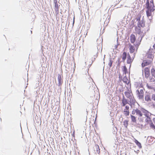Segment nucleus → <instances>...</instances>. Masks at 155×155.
I'll return each instance as SVG.
<instances>
[{
  "instance_id": "obj_1",
  "label": "nucleus",
  "mask_w": 155,
  "mask_h": 155,
  "mask_svg": "<svg viewBox=\"0 0 155 155\" xmlns=\"http://www.w3.org/2000/svg\"><path fill=\"white\" fill-rule=\"evenodd\" d=\"M128 98H129V99L125 98V97H123L121 100L122 103H120L121 107L125 106H126L127 104H128L130 106L131 108H133V107H134L136 103L139 105L138 104L135 100L134 97Z\"/></svg>"
},
{
  "instance_id": "obj_2",
  "label": "nucleus",
  "mask_w": 155,
  "mask_h": 155,
  "mask_svg": "<svg viewBox=\"0 0 155 155\" xmlns=\"http://www.w3.org/2000/svg\"><path fill=\"white\" fill-rule=\"evenodd\" d=\"M141 110L142 112L144 113L145 117H146L145 120V121L147 123V124H149V123H150L152 122L151 118L149 116V114H150V116L152 114L148 111L143 107H141Z\"/></svg>"
},
{
  "instance_id": "obj_3",
  "label": "nucleus",
  "mask_w": 155,
  "mask_h": 155,
  "mask_svg": "<svg viewBox=\"0 0 155 155\" xmlns=\"http://www.w3.org/2000/svg\"><path fill=\"white\" fill-rule=\"evenodd\" d=\"M139 29L138 31H137V34L139 35H140V36L141 37V38L140 41L139 42H137V41L136 42V44L134 45L135 47L136 48H138L140 44V42H141V40L143 38V37L144 36V35H142V33H143V31H141V27L139 28Z\"/></svg>"
},
{
  "instance_id": "obj_4",
  "label": "nucleus",
  "mask_w": 155,
  "mask_h": 155,
  "mask_svg": "<svg viewBox=\"0 0 155 155\" xmlns=\"http://www.w3.org/2000/svg\"><path fill=\"white\" fill-rule=\"evenodd\" d=\"M140 16H139L136 18L138 21L137 26L139 28L143 27L145 26V22L143 21H140Z\"/></svg>"
},
{
  "instance_id": "obj_5",
  "label": "nucleus",
  "mask_w": 155,
  "mask_h": 155,
  "mask_svg": "<svg viewBox=\"0 0 155 155\" xmlns=\"http://www.w3.org/2000/svg\"><path fill=\"white\" fill-rule=\"evenodd\" d=\"M146 8L147 10L154 11L155 10V6L152 7L153 5L150 4L149 0H147L146 3Z\"/></svg>"
},
{
  "instance_id": "obj_6",
  "label": "nucleus",
  "mask_w": 155,
  "mask_h": 155,
  "mask_svg": "<svg viewBox=\"0 0 155 155\" xmlns=\"http://www.w3.org/2000/svg\"><path fill=\"white\" fill-rule=\"evenodd\" d=\"M122 80L123 82L126 84L128 86H130V87L131 84L130 83V79L129 80H128L126 75H125V76L124 77L123 79H122Z\"/></svg>"
},
{
  "instance_id": "obj_7",
  "label": "nucleus",
  "mask_w": 155,
  "mask_h": 155,
  "mask_svg": "<svg viewBox=\"0 0 155 155\" xmlns=\"http://www.w3.org/2000/svg\"><path fill=\"white\" fill-rule=\"evenodd\" d=\"M62 77H61L60 74H58V85L59 87V88L61 89V86L62 85L63 83V80L62 79Z\"/></svg>"
},
{
  "instance_id": "obj_8",
  "label": "nucleus",
  "mask_w": 155,
  "mask_h": 155,
  "mask_svg": "<svg viewBox=\"0 0 155 155\" xmlns=\"http://www.w3.org/2000/svg\"><path fill=\"white\" fill-rule=\"evenodd\" d=\"M100 98L98 97H98H96L95 99V98L94 99H93L92 101H89V102H88V103H89L90 104H92L93 106L94 105H96L97 104V105L99 103Z\"/></svg>"
},
{
  "instance_id": "obj_9",
  "label": "nucleus",
  "mask_w": 155,
  "mask_h": 155,
  "mask_svg": "<svg viewBox=\"0 0 155 155\" xmlns=\"http://www.w3.org/2000/svg\"><path fill=\"white\" fill-rule=\"evenodd\" d=\"M152 61V60H143L142 63V67H144L150 64Z\"/></svg>"
},
{
  "instance_id": "obj_10",
  "label": "nucleus",
  "mask_w": 155,
  "mask_h": 155,
  "mask_svg": "<svg viewBox=\"0 0 155 155\" xmlns=\"http://www.w3.org/2000/svg\"><path fill=\"white\" fill-rule=\"evenodd\" d=\"M129 107L128 106L126 105L125 106V108L124 109V115L126 116H127L129 115Z\"/></svg>"
},
{
  "instance_id": "obj_11",
  "label": "nucleus",
  "mask_w": 155,
  "mask_h": 155,
  "mask_svg": "<svg viewBox=\"0 0 155 155\" xmlns=\"http://www.w3.org/2000/svg\"><path fill=\"white\" fill-rule=\"evenodd\" d=\"M150 70L149 69L147 68L146 67L144 69V72L145 77L148 78L150 75Z\"/></svg>"
},
{
  "instance_id": "obj_12",
  "label": "nucleus",
  "mask_w": 155,
  "mask_h": 155,
  "mask_svg": "<svg viewBox=\"0 0 155 155\" xmlns=\"http://www.w3.org/2000/svg\"><path fill=\"white\" fill-rule=\"evenodd\" d=\"M136 92L138 94V97H143V90L140 89V91L137 90Z\"/></svg>"
},
{
  "instance_id": "obj_13",
  "label": "nucleus",
  "mask_w": 155,
  "mask_h": 155,
  "mask_svg": "<svg viewBox=\"0 0 155 155\" xmlns=\"http://www.w3.org/2000/svg\"><path fill=\"white\" fill-rule=\"evenodd\" d=\"M130 41L132 43H134L136 41L135 36L133 34H131L130 36Z\"/></svg>"
},
{
  "instance_id": "obj_14",
  "label": "nucleus",
  "mask_w": 155,
  "mask_h": 155,
  "mask_svg": "<svg viewBox=\"0 0 155 155\" xmlns=\"http://www.w3.org/2000/svg\"><path fill=\"white\" fill-rule=\"evenodd\" d=\"M133 60H132L131 58L128 53L127 54V63L128 64H130L132 62Z\"/></svg>"
},
{
  "instance_id": "obj_15",
  "label": "nucleus",
  "mask_w": 155,
  "mask_h": 155,
  "mask_svg": "<svg viewBox=\"0 0 155 155\" xmlns=\"http://www.w3.org/2000/svg\"><path fill=\"white\" fill-rule=\"evenodd\" d=\"M134 142L140 149L142 148V146L141 143L137 140L134 139Z\"/></svg>"
},
{
  "instance_id": "obj_16",
  "label": "nucleus",
  "mask_w": 155,
  "mask_h": 155,
  "mask_svg": "<svg viewBox=\"0 0 155 155\" xmlns=\"http://www.w3.org/2000/svg\"><path fill=\"white\" fill-rule=\"evenodd\" d=\"M127 56V54L126 52L124 51L123 54V55L122 57V61H123L124 62L125 61V60Z\"/></svg>"
},
{
  "instance_id": "obj_17",
  "label": "nucleus",
  "mask_w": 155,
  "mask_h": 155,
  "mask_svg": "<svg viewBox=\"0 0 155 155\" xmlns=\"http://www.w3.org/2000/svg\"><path fill=\"white\" fill-rule=\"evenodd\" d=\"M129 49L130 50V52L131 53H133L135 50V48L134 46L131 45L130 44H129Z\"/></svg>"
},
{
  "instance_id": "obj_18",
  "label": "nucleus",
  "mask_w": 155,
  "mask_h": 155,
  "mask_svg": "<svg viewBox=\"0 0 155 155\" xmlns=\"http://www.w3.org/2000/svg\"><path fill=\"white\" fill-rule=\"evenodd\" d=\"M136 115L139 116L140 117H141L143 115L141 111H142L136 108Z\"/></svg>"
},
{
  "instance_id": "obj_19",
  "label": "nucleus",
  "mask_w": 155,
  "mask_h": 155,
  "mask_svg": "<svg viewBox=\"0 0 155 155\" xmlns=\"http://www.w3.org/2000/svg\"><path fill=\"white\" fill-rule=\"evenodd\" d=\"M130 116L131 118V121L135 123L136 124H137V120L136 117L134 116L133 115L131 114H130Z\"/></svg>"
},
{
  "instance_id": "obj_20",
  "label": "nucleus",
  "mask_w": 155,
  "mask_h": 155,
  "mask_svg": "<svg viewBox=\"0 0 155 155\" xmlns=\"http://www.w3.org/2000/svg\"><path fill=\"white\" fill-rule=\"evenodd\" d=\"M122 71L124 73V74H126V73H127L128 71L127 68L125 66H124L123 67V68H122Z\"/></svg>"
},
{
  "instance_id": "obj_21",
  "label": "nucleus",
  "mask_w": 155,
  "mask_h": 155,
  "mask_svg": "<svg viewBox=\"0 0 155 155\" xmlns=\"http://www.w3.org/2000/svg\"><path fill=\"white\" fill-rule=\"evenodd\" d=\"M95 148L96 149V151H95V153H97L98 154H99L100 152V149H99V146L97 145H95Z\"/></svg>"
},
{
  "instance_id": "obj_22",
  "label": "nucleus",
  "mask_w": 155,
  "mask_h": 155,
  "mask_svg": "<svg viewBox=\"0 0 155 155\" xmlns=\"http://www.w3.org/2000/svg\"><path fill=\"white\" fill-rule=\"evenodd\" d=\"M128 120H125L123 122V125L125 128H127L128 125Z\"/></svg>"
},
{
  "instance_id": "obj_23",
  "label": "nucleus",
  "mask_w": 155,
  "mask_h": 155,
  "mask_svg": "<svg viewBox=\"0 0 155 155\" xmlns=\"http://www.w3.org/2000/svg\"><path fill=\"white\" fill-rule=\"evenodd\" d=\"M147 58H149L152 59L151 60L152 61L153 58H154V56L151 53H147Z\"/></svg>"
},
{
  "instance_id": "obj_24",
  "label": "nucleus",
  "mask_w": 155,
  "mask_h": 155,
  "mask_svg": "<svg viewBox=\"0 0 155 155\" xmlns=\"http://www.w3.org/2000/svg\"><path fill=\"white\" fill-rule=\"evenodd\" d=\"M94 92V97H98V96L100 97V95L99 92L97 91H95Z\"/></svg>"
},
{
  "instance_id": "obj_25",
  "label": "nucleus",
  "mask_w": 155,
  "mask_h": 155,
  "mask_svg": "<svg viewBox=\"0 0 155 155\" xmlns=\"http://www.w3.org/2000/svg\"><path fill=\"white\" fill-rule=\"evenodd\" d=\"M153 11H151V10H147L146 11V13L148 17L151 16V12Z\"/></svg>"
},
{
  "instance_id": "obj_26",
  "label": "nucleus",
  "mask_w": 155,
  "mask_h": 155,
  "mask_svg": "<svg viewBox=\"0 0 155 155\" xmlns=\"http://www.w3.org/2000/svg\"><path fill=\"white\" fill-rule=\"evenodd\" d=\"M124 94L126 97H131L130 93L127 91H125Z\"/></svg>"
},
{
  "instance_id": "obj_27",
  "label": "nucleus",
  "mask_w": 155,
  "mask_h": 155,
  "mask_svg": "<svg viewBox=\"0 0 155 155\" xmlns=\"http://www.w3.org/2000/svg\"><path fill=\"white\" fill-rule=\"evenodd\" d=\"M151 72L152 75L153 76H155V69L153 68H152L151 70Z\"/></svg>"
},
{
  "instance_id": "obj_28",
  "label": "nucleus",
  "mask_w": 155,
  "mask_h": 155,
  "mask_svg": "<svg viewBox=\"0 0 155 155\" xmlns=\"http://www.w3.org/2000/svg\"><path fill=\"white\" fill-rule=\"evenodd\" d=\"M65 98V103H68L69 102V98H70V101H71V97H64Z\"/></svg>"
},
{
  "instance_id": "obj_29",
  "label": "nucleus",
  "mask_w": 155,
  "mask_h": 155,
  "mask_svg": "<svg viewBox=\"0 0 155 155\" xmlns=\"http://www.w3.org/2000/svg\"><path fill=\"white\" fill-rule=\"evenodd\" d=\"M149 124L150 125V127L153 129L155 130V126L153 124V122H152L150 123H149Z\"/></svg>"
},
{
  "instance_id": "obj_30",
  "label": "nucleus",
  "mask_w": 155,
  "mask_h": 155,
  "mask_svg": "<svg viewBox=\"0 0 155 155\" xmlns=\"http://www.w3.org/2000/svg\"><path fill=\"white\" fill-rule=\"evenodd\" d=\"M113 62V61L112 60L111 58H110L109 63H108V65L109 66L110 68L112 67Z\"/></svg>"
},
{
  "instance_id": "obj_31",
  "label": "nucleus",
  "mask_w": 155,
  "mask_h": 155,
  "mask_svg": "<svg viewBox=\"0 0 155 155\" xmlns=\"http://www.w3.org/2000/svg\"><path fill=\"white\" fill-rule=\"evenodd\" d=\"M121 58V57H120V58H118V60L117 61L118 62V64H117V66H119L120 65V64L122 62V61H120V60Z\"/></svg>"
},
{
  "instance_id": "obj_32",
  "label": "nucleus",
  "mask_w": 155,
  "mask_h": 155,
  "mask_svg": "<svg viewBox=\"0 0 155 155\" xmlns=\"http://www.w3.org/2000/svg\"><path fill=\"white\" fill-rule=\"evenodd\" d=\"M45 100H46L45 105L48 104L50 100L49 97H45Z\"/></svg>"
},
{
  "instance_id": "obj_33",
  "label": "nucleus",
  "mask_w": 155,
  "mask_h": 155,
  "mask_svg": "<svg viewBox=\"0 0 155 155\" xmlns=\"http://www.w3.org/2000/svg\"><path fill=\"white\" fill-rule=\"evenodd\" d=\"M145 100L147 102L151 101V100L152 97H144Z\"/></svg>"
},
{
  "instance_id": "obj_34",
  "label": "nucleus",
  "mask_w": 155,
  "mask_h": 155,
  "mask_svg": "<svg viewBox=\"0 0 155 155\" xmlns=\"http://www.w3.org/2000/svg\"><path fill=\"white\" fill-rule=\"evenodd\" d=\"M54 9L56 12V15L59 13V8H54Z\"/></svg>"
},
{
  "instance_id": "obj_35",
  "label": "nucleus",
  "mask_w": 155,
  "mask_h": 155,
  "mask_svg": "<svg viewBox=\"0 0 155 155\" xmlns=\"http://www.w3.org/2000/svg\"><path fill=\"white\" fill-rule=\"evenodd\" d=\"M145 117H143L142 118H139V117L138 118V119L140 121V122H143V118Z\"/></svg>"
},
{
  "instance_id": "obj_36",
  "label": "nucleus",
  "mask_w": 155,
  "mask_h": 155,
  "mask_svg": "<svg viewBox=\"0 0 155 155\" xmlns=\"http://www.w3.org/2000/svg\"><path fill=\"white\" fill-rule=\"evenodd\" d=\"M136 109H134L133 110V111L132 112V114L133 115H134L135 113H136Z\"/></svg>"
},
{
  "instance_id": "obj_37",
  "label": "nucleus",
  "mask_w": 155,
  "mask_h": 155,
  "mask_svg": "<svg viewBox=\"0 0 155 155\" xmlns=\"http://www.w3.org/2000/svg\"><path fill=\"white\" fill-rule=\"evenodd\" d=\"M60 5H58V3L54 4V8H59Z\"/></svg>"
},
{
  "instance_id": "obj_38",
  "label": "nucleus",
  "mask_w": 155,
  "mask_h": 155,
  "mask_svg": "<svg viewBox=\"0 0 155 155\" xmlns=\"http://www.w3.org/2000/svg\"><path fill=\"white\" fill-rule=\"evenodd\" d=\"M139 125H140V124H137V127H140L141 128H142L143 127V125L142 124H141V125H140V127H139Z\"/></svg>"
},
{
  "instance_id": "obj_39",
  "label": "nucleus",
  "mask_w": 155,
  "mask_h": 155,
  "mask_svg": "<svg viewBox=\"0 0 155 155\" xmlns=\"http://www.w3.org/2000/svg\"><path fill=\"white\" fill-rule=\"evenodd\" d=\"M147 88L149 89H151L152 88V87L151 86L147 84Z\"/></svg>"
},
{
  "instance_id": "obj_40",
  "label": "nucleus",
  "mask_w": 155,
  "mask_h": 155,
  "mask_svg": "<svg viewBox=\"0 0 155 155\" xmlns=\"http://www.w3.org/2000/svg\"><path fill=\"white\" fill-rule=\"evenodd\" d=\"M143 98L144 97H139V99L140 100H142V102H145L144 101V99H143Z\"/></svg>"
},
{
  "instance_id": "obj_41",
  "label": "nucleus",
  "mask_w": 155,
  "mask_h": 155,
  "mask_svg": "<svg viewBox=\"0 0 155 155\" xmlns=\"http://www.w3.org/2000/svg\"><path fill=\"white\" fill-rule=\"evenodd\" d=\"M150 3H152V5L154 7V3H153V0H151L150 1Z\"/></svg>"
},
{
  "instance_id": "obj_42",
  "label": "nucleus",
  "mask_w": 155,
  "mask_h": 155,
  "mask_svg": "<svg viewBox=\"0 0 155 155\" xmlns=\"http://www.w3.org/2000/svg\"><path fill=\"white\" fill-rule=\"evenodd\" d=\"M72 136L74 137L75 136V131H74L73 132L72 134Z\"/></svg>"
},
{
  "instance_id": "obj_43",
  "label": "nucleus",
  "mask_w": 155,
  "mask_h": 155,
  "mask_svg": "<svg viewBox=\"0 0 155 155\" xmlns=\"http://www.w3.org/2000/svg\"><path fill=\"white\" fill-rule=\"evenodd\" d=\"M97 57V54H96V55H94V57H94V61L95 60V58H96Z\"/></svg>"
},
{
  "instance_id": "obj_44",
  "label": "nucleus",
  "mask_w": 155,
  "mask_h": 155,
  "mask_svg": "<svg viewBox=\"0 0 155 155\" xmlns=\"http://www.w3.org/2000/svg\"><path fill=\"white\" fill-rule=\"evenodd\" d=\"M54 4H55V3H56V4L58 3L57 0H54Z\"/></svg>"
},
{
  "instance_id": "obj_45",
  "label": "nucleus",
  "mask_w": 155,
  "mask_h": 155,
  "mask_svg": "<svg viewBox=\"0 0 155 155\" xmlns=\"http://www.w3.org/2000/svg\"><path fill=\"white\" fill-rule=\"evenodd\" d=\"M112 98L111 100V102H113L114 101H115V99H113L114 97H112Z\"/></svg>"
},
{
  "instance_id": "obj_46",
  "label": "nucleus",
  "mask_w": 155,
  "mask_h": 155,
  "mask_svg": "<svg viewBox=\"0 0 155 155\" xmlns=\"http://www.w3.org/2000/svg\"><path fill=\"white\" fill-rule=\"evenodd\" d=\"M74 19H75V18L74 17V18H73V26L74 25Z\"/></svg>"
},
{
  "instance_id": "obj_47",
  "label": "nucleus",
  "mask_w": 155,
  "mask_h": 155,
  "mask_svg": "<svg viewBox=\"0 0 155 155\" xmlns=\"http://www.w3.org/2000/svg\"><path fill=\"white\" fill-rule=\"evenodd\" d=\"M153 120L154 122V123L155 124V117L153 118Z\"/></svg>"
},
{
  "instance_id": "obj_48",
  "label": "nucleus",
  "mask_w": 155,
  "mask_h": 155,
  "mask_svg": "<svg viewBox=\"0 0 155 155\" xmlns=\"http://www.w3.org/2000/svg\"><path fill=\"white\" fill-rule=\"evenodd\" d=\"M43 98L44 97H40V100H41V102L42 101V100H43Z\"/></svg>"
},
{
  "instance_id": "obj_49",
  "label": "nucleus",
  "mask_w": 155,
  "mask_h": 155,
  "mask_svg": "<svg viewBox=\"0 0 155 155\" xmlns=\"http://www.w3.org/2000/svg\"><path fill=\"white\" fill-rule=\"evenodd\" d=\"M117 48V45H115V49H116Z\"/></svg>"
},
{
  "instance_id": "obj_50",
  "label": "nucleus",
  "mask_w": 155,
  "mask_h": 155,
  "mask_svg": "<svg viewBox=\"0 0 155 155\" xmlns=\"http://www.w3.org/2000/svg\"><path fill=\"white\" fill-rule=\"evenodd\" d=\"M153 100L154 101H155V97H152L151 99Z\"/></svg>"
},
{
  "instance_id": "obj_51",
  "label": "nucleus",
  "mask_w": 155,
  "mask_h": 155,
  "mask_svg": "<svg viewBox=\"0 0 155 155\" xmlns=\"http://www.w3.org/2000/svg\"><path fill=\"white\" fill-rule=\"evenodd\" d=\"M94 61V59L92 60V63H91V64H92L93 63Z\"/></svg>"
},
{
  "instance_id": "obj_52",
  "label": "nucleus",
  "mask_w": 155,
  "mask_h": 155,
  "mask_svg": "<svg viewBox=\"0 0 155 155\" xmlns=\"http://www.w3.org/2000/svg\"><path fill=\"white\" fill-rule=\"evenodd\" d=\"M92 64H90L88 66H89V67H91V66Z\"/></svg>"
},
{
  "instance_id": "obj_53",
  "label": "nucleus",
  "mask_w": 155,
  "mask_h": 155,
  "mask_svg": "<svg viewBox=\"0 0 155 155\" xmlns=\"http://www.w3.org/2000/svg\"><path fill=\"white\" fill-rule=\"evenodd\" d=\"M153 47L154 48V49H155V45H154L153 46Z\"/></svg>"
},
{
  "instance_id": "obj_54",
  "label": "nucleus",
  "mask_w": 155,
  "mask_h": 155,
  "mask_svg": "<svg viewBox=\"0 0 155 155\" xmlns=\"http://www.w3.org/2000/svg\"><path fill=\"white\" fill-rule=\"evenodd\" d=\"M152 97H155V95L153 94Z\"/></svg>"
},
{
  "instance_id": "obj_55",
  "label": "nucleus",
  "mask_w": 155,
  "mask_h": 155,
  "mask_svg": "<svg viewBox=\"0 0 155 155\" xmlns=\"http://www.w3.org/2000/svg\"><path fill=\"white\" fill-rule=\"evenodd\" d=\"M105 55H104V59H103L104 60V58H105Z\"/></svg>"
},
{
  "instance_id": "obj_56",
  "label": "nucleus",
  "mask_w": 155,
  "mask_h": 155,
  "mask_svg": "<svg viewBox=\"0 0 155 155\" xmlns=\"http://www.w3.org/2000/svg\"><path fill=\"white\" fill-rule=\"evenodd\" d=\"M108 98H109V99L110 100V101L111 97H108Z\"/></svg>"
},
{
  "instance_id": "obj_57",
  "label": "nucleus",
  "mask_w": 155,
  "mask_h": 155,
  "mask_svg": "<svg viewBox=\"0 0 155 155\" xmlns=\"http://www.w3.org/2000/svg\"><path fill=\"white\" fill-rule=\"evenodd\" d=\"M31 34L32 33V31H31Z\"/></svg>"
},
{
  "instance_id": "obj_58",
  "label": "nucleus",
  "mask_w": 155,
  "mask_h": 155,
  "mask_svg": "<svg viewBox=\"0 0 155 155\" xmlns=\"http://www.w3.org/2000/svg\"><path fill=\"white\" fill-rule=\"evenodd\" d=\"M52 141H54V139H53V138H52ZM54 142H53V143H54Z\"/></svg>"
},
{
  "instance_id": "obj_59",
  "label": "nucleus",
  "mask_w": 155,
  "mask_h": 155,
  "mask_svg": "<svg viewBox=\"0 0 155 155\" xmlns=\"http://www.w3.org/2000/svg\"><path fill=\"white\" fill-rule=\"evenodd\" d=\"M20 127H21V124H20Z\"/></svg>"
},
{
  "instance_id": "obj_60",
  "label": "nucleus",
  "mask_w": 155,
  "mask_h": 155,
  "mask_svg": "<svg viewBox=\"0 0 155 155\" xmlns=\"http://www.w3.org/2000/svg\"><path fill=\"white\" fill-rule=\"evenodd\" d=\"M60 97H58V99H59V101H60Z\"/></svg>"
},
{
  "instance_id": "obj_61",
  "label": "nucleus",
  "mask_w": 155,
  "mask_h": 155,
  "mask_svg": "<svg viewBox=\"0 0 155 155\" xmlns=\"http://www.w3.org/2000/svg\"><path fill=\"white\" fill-rule=\"evenodd\" d=\"M69 102H70V98H69Z\"/></svg>"
},
{
  "instance_id": "obj_62",
  "label": "nucleus",
  "mask_w": 155,
  "mask_h": 155,
  "mask_svg": "<svg viewBox=\"0 0 155 155\" xmlns=\"http://www.w3.org/2000/svg\"><path fill=\"white\" fill-rule=\"evenodd\" d=\"M153 106H155V104H153Z\"/></svg>"
},
{
  "instance_id": "obj_63",
  "label": "nucleus",
  "mask_w": 155,
  "mask_h": 155,
  "mask_svg": "<svg viewBox=\"0 0 155 155\" xmlns=\"http://www.w3.org/2000/svg\"><path fill=\"white\" fill-rule=\"evenodd\" d=\"M120 97H119V100H120Z\"/></svg>"
},
{
  "instance_id": "obj_64",
  "label": "nucleus",
  "mask_w": 155,
  "mask_h": 155,
  "mask_svg": "<svg viewBox=\"0 0 155 155\" xmlns=\"http://www.w3.org/2000/svg\"><path fill=\"white\" fill-rule=\"evenodd\" d=\"M134 56H135V53H134Z\"/></svg>"
}]
</instances>
